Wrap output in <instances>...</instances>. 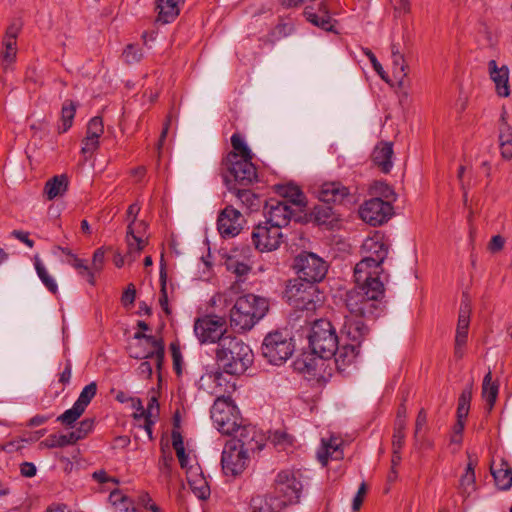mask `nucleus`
<instances>
[{
  "label": "nucleus",
  "instance_id": "f257e3e1",
  "mask_svg": "<svg viewBox=\"0 0 512 512\" xmlns=\"http://www.w3.org/2000/svg\"><path fill=\"white\" fill-rule=\"evenodd\" d=\"M347 292L345 304L348 313L344 316L341 334L348 340L361 343L369 334L367 321L377 317L381 311L384 284L380 280L361 281Z\"/></svg>",
  "mask_w": 512,
  "mask_h": 512
},
{
  "label": "nucleus",
  "instance_id": "f03ea898",
  "mask_svg": "<svg viewBox=\"0 0 512 512\" xmlns=\"http://www.w3.org/2000/svg\"><path fill=\"white\" fill-rule=\"evenodd\" d=\"M218 366L230 375H241L253 362V352L241 339L228 335L217 345Z\"/></svg>",
  "mask_w": 512,
  "mask_h": 512
},
{
  "label": "nucleus",
  "instance_id": "7ed1b4c3",
  "mask_svg": "<svg viewBox=\"0 0 512 512\" xmlns=\"http://www.w3.org/2000/svg\"><path fill=\"white\" fill-rule=\"evenodd\" d=\"M362 249L366 255L354 268L355 282L380 280L379 276L383 272L381 264L388 256L389 246L382 237L374 236L364 241Z\"/></svg>",
  "mask_w": 512,
  "mask_h": 512
},
{
  "label": "nucleus",
  "instance_id": "20e7f679",
  "mask_svg": "<svg viewBox=\"0 0 512 512\" xmlns=\"http://www.w3.org/2000/svg\"><path fill=\"white\" fill-rule=\"evenodd\" d=\"M269 310L267 298L254 294L239 297L230 311L231 326L239 331L250 330Z\"/></svg>",
  "mask_w": 512,
  "mask_h": 512
},
{
  "label": "nucleus",
  "instance_id": "39448f33",
  "mask_svg": "<svg viewBox=\"0 0 512 512\" xmlns=\"http://www.w3.org/2000/svg\"><path fill=\"white\" fill-rule=\"evenodd\" d=\"M308 340L312 353L321 359H331L339 344L334 327L326 319L314 321Z\"/></svg>",
  "mask_w": 512,
  "mask_h": 512
},
{
  "label": "nucleus",
  "instance_id": "423d86ee",
  "mask_svg": "<svg viewBox=\"0 0 512 512\" xmlns=\"http://www.w3.org/2000/svg\"><path fill=\"white\" fill-rule=\"evenodd\" d=\"M210 413L215 427L223 435L232 436L238 425L243 422L237 406L229 398L218 396Z\"/></svg>",
  "mask_w": 512,
  "mask_h": 512
},
{
  "label": "nucleus",
  "instance_id": "0eeeda50",
  "mask_svg": "<svg viewBox=\"0 0 512 512\" xmlns=\"http://www.w3.org/2000/svg\"><path fill=\"white\" fill-rule=\"evenodd\" d=\"M294 352V343L290 335L282 331L270 332L261 346L262 356L273 365L285 363Z\"/></svg>",
  "mask_w": 512,
  "mask_h": 512
},
{
  "label": "nucleus",
  "instance_id": "6e6552de",
  "mask_svg": "<svg viewBox=\"0 0 512 512\" xmlns=\"http://www.w3.org/2000/svg\"><path fill=\"white\" fill-rule=\"evenodd\" d=\"M285 299L297 310L314 311L319 299L317 288L314 283L302 281L299 279L289 280L284 292Z\"/></svg>",
  "mask_w": 512,
  "mask_h": 512
},
{
  "label": "nucleus",
  "instance_id": "1a4fd4ad",
  "mask_svg": "<svg viewBox=\"0 0 512 512\" xmlns=\"http://www.w3.org/2000/svg\"><path fill=\"white\" fill-rule=\"evenodd\" d=\"M223 166L229 172V176H225V182L229 187L235 186L236 183L249 186L257 180V171L252 159H240L236 152L228 153Z\"/></svg>",
  "mask_w": 512,
  "mask_h": 512
},
{
  "label": "nucleus",
  "instance_id": "9d476101",
  "mask_svg": "<svg viewBox=\"0 0 512 512\" xmlns=\"http://www.w3.org/2000/svg\"><path fill=\"white\" fill-rule=\"evenodd\" d=\"M293 268L299 280L306 282H319L327 273V264L318 255L311 252H302L294 258Z\"/></svg>",
  "mask_w": 512,
  "mask_h": 512
},
{
  "label": "nucleus",
  "instance_id": "9b49d317",
  "mask_svg": "<svg viewBox=\"0 0 512 512\" xmlns=\"http://www.w3.org/2000/svg\"><path fill=\"white\" fill-rule=\"evenodd\" d=\"M194 332L201 343H218L226 338V320L217 315H207L195 321Z\"/></svg>",
  "mask_w": 512,
  "mask_h": 512
},
{
  "label": "nucleus",
  "instance_id": "f8f14e48",
  "mask_svg": "<svg viewBox=\"0 0 512 512\" xmlns=\"http://www.w3.org/2000/svg\"><path fill=\"white\" fill-rule=\"evenodd\" d=\"M249 454L238 447L237 441H227L221 458L223 472L231 476L241 474L246 468Z\"/></svg>",
  "mask_w": 512,
  "mask_h": 512
},
{
  "label": "nucleus",
  "instance_id": "ddd939ff",
  "mask_svg": "<svg viewBox=\"0 0 512 512\" xmlns=\"http://www.w3.org/2000/svg\"><path fill=\"white\" fill-rule=\"evenodd\" d=\"M251 237L255 248L264 252L276 250L282 243L283 234L280 228L265 221L254 228Z\"/></svg>",
  "mask_w": 512,
  "mask_h": 512
},
{
  "label": "nucleus",
  "instance_id": "4468645a",
  "mask_svg": "<svg viewBox=\"0 0 512 512\" xmlns=\"http://www.w3.org/2000/svg\"><path fill=\"white\" fill-rule=\"evenodd\" d=\"M360 217L372 226H379L386 222L392 215V206L380 197L365 201L360 207Z\"/></svg>",
  "mask_w": 512,
  "mask_h": 512
},
{
  "label": "nucleus",
  "instance_id": "2eb2a0df",
  "mask_svg": "<svg viewBox=\"0 0 512 512\" xmlns=\"http://www.w3.org/2000/svg\"><path fill=\"white\" fill-rule=\"evenodd\" d=\"M302 490L301 482L291 471H281L275 479V492L278 497H283V504L297 501Z\"/></svg>",
  "mask_w": 512,
  "mask_h": 512
},
{
  "label": "nucleus",
  "instance_id": "dca6fc26",
  "mask_svg": "<svg viewBox=\"0 0 512 512\" xmlns=\"http://www.w3.org/2000/svg\"><path fill=\"white\" fill-rule=\"evenodd\" d=\"M292 215L291 206L286 201L270 199L264 207L266 222L280 229L289 224Z\"/></svg>",
  "mask_w": 512,
  "mask_h": 512
},
{
  "label": "nucleus",
  "instance_id": "f3484780",
  "mask_svg": "<svg viewBox=\"0 0 512 512\" xmlns=\"http://www.w3.org/2000/svg\"><path fill=\"white\" fill-rule=\"evenodd\" d=\"M232 435L234 438L229 441H237L238 447L248 453L260 451L263 447L262 436L251 425H243L241 422Z\"/></svg>",
  "mask_w": 512,
  "mask_h": 512
},
{
  "label": "nucleus",
  "instance_id": "a211bd4d",
  "mask_svg": "<svg viewBox=\"0 0 512 512\" xmlns=\"http://www.w3.org/2000/svg\"><path fill=\"white\" fill-rule=\"evenodd\" d=\"M241 214L232 206L226 207L218 216L217 228L224 238L234 237L241 230Z\"/></svg>",
  "mask_w": 512,
  "mask_h": 512
},
{
  "label": "nucleus",
  "instance_id": "6ab92c4d",
  "mask_svg": "<svg viewBox=\"0 0 512 512\" xmlns=\"http://www.w3.org/2000/svg\"><path fill=\"white\" fill-rule=\"evenodd\" d=\"M318 199L326 204H342L349 198L348 188L340 182H326L315 188Z\"/></svg>",
  "mask_w": 512,
  "mask_h": 512
},
{
  "label": "nucleus",
  "instance_id": "aec40b11",
  "mask_svg": "<svg viewBox=\"0 0 512 512\" xmlns=\"http://www.w3.org/2000/svg\"><path fill=\"white\" fill-rule=\"evenodd\" d=\"M304 15L306 20L314 26H317L324 31H334L335 21L330 16L326 2H320L317 6V9H314L312 6H307L304 10Z\"/></svg>",
  "mask_w": 512,
  "mask_h": 512
},
{
  "label": "nucleus",
  "instance_id": "412c9836",
  "mask_svg": "<svg viewBox=\"0 0 512 512\" xmlns=\"http://www.w3.org/2000/svg\"><path fill=\"white\" fill-rule=\"evenodd\" d=\"M488 70L491 80L495 83L496 92L501 97H507L509 90V69L506 65L498 67L495 60L488 62Z\"/></svg>",
  "mask_w": 512,
  "mask_h": 512
},
{
  "label": "nucleus",
  "instance_id": "4be33fe9",
  "mask_svg": "<svg viewBox=\"0 0 512 512\" xmlns=\"http://www.w3.org/2000/svg\"><path fill=\"white\" fill-rule=\"evenodd\" d=\"M342 441L334 436L329 440L322 439V447L317 453L319 462L325 466L329 459L340 460L343 458V451L341 450Z\"/></svg>",
  "mask_w": 512,
  "mask_h": 512
},
{
  "label": "nucleus",
  "instance_id": "5701e85b",
  "mask_svg": "<svg viewBox=\"0 0 512 512\" xmlns=\"http://www.w3.org/2000/svg\"><path fill=\"white\" fill-rule=\"evenodd\" d=\"M393 147L391 142H380L373 150L372 160L382 172L389 173L392 168Z\"/></svg>",
  "mask_w": 512,
  "mask_h": 512
},
{
  "label": "nucleus",
  "instance_id": "b1692460",
  "mask_svg": "<svg viewBox=\"0 0 512 512\" xmlns=\"http://www.w3.org/2000/svg\"><path fill=\"white\" fill-rule=\"evenodd\" d=\"M226 382L222 372L217 370H211L204 373L199 379L200 389L208 392L212 395H219L222 392V387Z\"/></svg>",
  "mask_w": 512,
  "mask_h": 512
},
{
  "label": "nucleus",
  "instance_id": "393cba45",
  "mask_svg": "<svg viewBox=\"0 0 512 512\" xmlns=\"http://www.w3.org/2000/svg\"><path fill=\"white\" fill-rule=\"evenodd\" d=\"M499 146L504 159L512 158V127L507 122V112L502 111L499 125Z\"/></svg>",
  "mask_w": 512,
  "mask_h": 512
},
{
  "label": "nucleus",
  "instance_id": "a878e982",
  "mask_svg": "<svg viewBox=\"0 0 512 512\" xmlns=\"http://www.w3.org/2000/svg\"><path fill=\"white\" fill-rule=\"evenodd\" d=\"M146 342L151 346L152 350L146 354L131 352V354H130L131 357L136 358V359H142V358L154 359L156 362L157 368L161 369V366H162L163 360H164V353H165L163 341L161 339H157L154 336L149 335L147 337Z\"/></svg>",
  "mask_w": 512,
  "mask_h": 512
},
{
  "label": "nucleus",
  "instance_id": "bb28decb",
  "mask_svg": "<svg viewBox=\"0 0 512 512\" xmlns=\"http://www.w3.org/2000/svg\"><path fill=\"white\" fill-rule=\"evenodd\" d=\"M491 474L494 478L496 486L500 490H508L512 486V468L507 462L501 460L499 467L495 464L491 465Z\"/></svg>",
  "mask_w": 512,
  "mask_h": 512
},
{
  "label": "nucleus",
  "instance_id": "cd10ccee",
  "mask_svg": "<svg viewBox=\"0 0 512 512\" xmlns=\"http://www.w3.org/2000/svg\"><path fill=\"white\" fill-rule=\"evenodd\" d=\"M277 192L280 196L286 199V202H290L291 204L297 207H305L306 206V197L300 188L293 184L281 185L277 187Z\"/></svg>",
  "mask_w": 512,
  "mask_h": 512
},
{
  "label": "nucleus",
  "instance_id": "c85d7f7f",
  "mask_svg": "<svg viewBox=\"0 0 512 512\" xmlns=\"http://www.w3.org/2000/svg\"><path fill=\"white\" fill-rule=\"evenodd\" d=\"M157 21L163 24L172 22L179 14V8L175 0H157Z\"/></svg>",
  "mask_w": 512,
  "mask_h": 512
},
{
  "label": "nucleus",
  "instance_id": "c756f323",
  "mask_svg": "<svg viewBox=\"0 0 512 512\" xmlns=\"http://www.w3.org/2000/svg\"><path fill=\"white\" fill-rule=\"evenodd\" d=\"M68 187V178L66 175H56L49 179L44 187V193L48 200H52L64 194Z\"/></svg>",
  "mask_w": 512,
  "mask_h": 512
},
{
  "label": "nucleus",
  "instance_id": "7c9ffc66",
  "mask_svg": "<svg viewBox=\"0 0 512 512\" xmlns=\"http://www.w3.org/2000/svg\"><path fill=\"white\" fill-rule=\"evenodd\" d=\"M351 343L344 345L342 348H339L337 346V350L335 354L333 355L335 359V363L337 364L338 368H341L343 366H346L350 364L355 357L358 354L357 348L361 343H356L352 340H350Z\"/></svg>",
  "mask_w": 512,
  "mask_h": 512
},
{
  "label": "nucleus",
  "instance_id": "2f4dec72",
  "mask_svg": "<svg viewBox=\"0 0 512 512\" xmlns=\"http://www.w3.org/2000/svg\"><path fill=\"white\" fill-rule=\"evenodd\" d=\"M499 386L497 383L492 381V374L489 371L483 379L482 384V396L486 401L487 410L490 412L496 402L498 396Z\"/></svg>",
  "mask_w": 512,
  "mask_h": 512
},
{
  "label": "nucleus",
  "instance_id": "473e14b6",
  "mask_svg": "<svg viewBox=\"0 0 512 512\" xmlns=\"http://www.w3.org/2000/svg\"><path fill=\"white\" fill-rule=\"evenodd\" d=\"M472 312L471 298L467 291L462 293V300L459 308L457 328L460 330H468L470 324V315Z\"/></svg>",
  "mask_w": 512,
  "mask_h": 512
},
{
  "label": "nucleus",
  "instance_id": "72a5a7b5",
  "mask_svg": "<svg viewBox=\"0 0 512 512\" xmlns=\"http://www.w3.org/2000/svg\"><path fill=\"white\" fill-rule=\"evenodd\" d=\"M229 190L235 191L237 199L248 209L256 210L260 206V199L251 190L238 189L235 186H230Z\"/></svg>",
  "mask_w": 512,
  "mask_h": 512
},
{
  "label": "nucleus",
  "instance_id": "f704fd0d",
  "mask_svg": "<svg viewBox=\"0 0 512 512\" xmlns=\"http://www.w3.org/2000/svg\"><path fill=\"white\" fill-rule=\"evenodd\" d=\"M75 443L76 442L71 433L62 435L51 434L45 440L41 441L39 446L41 448L51 449L57 447H65L67 445H73Z\"/></svg>",
  "mask_w": 512,
  "mask_h": 512
},
{
  "label": "nucleus",
  "instance_id": "c9c22d12",
  "mask_svg": "<svg viewBox=\"0 0 512 512\" xmlns=\"http://www.w3.org/2000/svg\"><path fill=\"white\" fill-rule=\"evenodd\" d=\"M126 242L128 246V256L138 255L147 245V242L141 236L135 234L131 225L127 227Z\"/></svg>",
  "mask_w": 512,
  "mask_h": 512
},
{
  "label": "nucleus",
  "instance_id": "e433bc0d",
  "mask_svg": "<svg viewBox=\"0 0 512 512\" xmlns=\"http://www.w3.org/2000/svg\"><path fill=\"white\" fill-rule=\"evenodd\" d=\"M475 463L470 459L465 474L460 479V492L464 495H469L475 490Z\"/></svg>",
  "mask_w": 512,
  "mask_h": 512
},
{
  "label": "nucleus",
  "instance_id": "4c0bfd02",
  "mask_svg": "<svg viewBox=\"0 0 512 512\" xmlns=\"http://www.w3.org/2000/svg\"><path fill=\"white\" fill-rule=\"evenodd\" d=\"M312 214L315 221L320 225L331 224L335 220V213L332 207L326 203L315 206Z\"/></svg>",
  "mask_w": 512,
  "mask_h": 512
},
{
  "label": "nucleus",
  "instance_id": "58836bf2",
  "mask_svg": "<svg viewBox=\"0 0 512 512\" xmlns=\"http://www.w3.org/2000/svg\"><path fill=\"white\" fill-rule=\"evenodd\" d=\"M35 269L45 287L53 294L58 292V286L54 278L49 275L47 269L38 257L35 258Z\"/></svg>",
  "mask_w": 512,
  "mask_h": 512
},
{
  "label": "nucleus",
  "instance_id": "ea45409f",
  "mask_svg": "<svg viewBox=\"0 0 512 512\" xmlns=\"http://www.w3.org/2000/svg\"><path fill=\"white\" fill-rule=\"evenodd\" d=\"M77 105L72 100H66L61 109L62 132H66L73 123Z\"/></svg>",
  "mask_w": 512,
  "mask_h": 512
},
{
  "label": "nucleus",
  "instance_id": "a19ab883",
  "mask_svg": "<svg viewBox=\"0 0 512 512\" xmlns=\"http://www.w3.org/2000/svg\"><path fill=\"white\" fill-rule=\"evenodd\" d=\"M172 445L182 468H187L188 455L185 452L183 437L180 432L172 431Z\"/></svg>",
  "mask_w": 512,
  "mask_h": 512
},
{
  "label": "nucleus",
  "instance_id": "79ce46f5",
  "mask_svg": "<svg viewBox=\"0 0 512 512\" xmlns=\"http://www.w3.org/2000/svg\"><path fill=\"white\" fill-rule=\"evenodd\" d=\"M16 41L3 40L4 51L2 52V67L4 71L15 62L17 55Z\"/></svg>",
  "mask_w": 512,
  "mask_h": 512
},
{
  "label": "nucleus",
  "instance_id": "37998d69",
  "mask_svg": "<svg viewBox=\"0 0 512 512\" xmlns=\"http://www.w3.org/2000/svg\"><path fill=\"white\" fill-rule=\"evenodd\" d=\"M68 262L72 267H74L79 272L81 276L86 278L89 284L95 285L94 274L82 259H79L75 255H71V259Z\"/></svg>",
  "mask_w": 512,
  "mask_h": 512
},
{
  "label": "nucleus",
  "instance_id": "c03bdc74",
  "mask_svg": "<svg viewBox=\"0 0 512 512\" xmlns=\"http://www.w3.org/2000/svg\"><path fill=\"white\" fill-rule=\"evenodd\" d=\"M189 485L193 493L201 500H205L210 495V488L203 477L196 479L188 478Z\"/></svg>",
  "mask_w": 512,
  "mask_h": 512
},
{
  "label": "nucleus",
  "instance_id": "a18cd8bd",
  "mask_svg": "<svg viewBox=\"0 0 512 512\" xmlns=\"http://www.w3.org/2000/svg\"><path fill=\"white\" fill-rule=\"evenodd\" d=\"M84 411V409L74 403L72 408L58 416L57 421L61 422L63 425L72 426L81 417Z\"/></svg>",
  "mask_w": 512,
  "mask_h": 512
},
{
  "label": "nucleus",
  "instance_id": "49530a36",
  "mask_svg": "<svg viewBox=\"0 0 512 512\" xmlns=\"http://www.w3.org/2000/svg\"><path fill=\"white\" fill-rule=\"evenodd\" d=\"M96 392L97 384L95 382H91L83 388L75 403L85 410L91 400L95 397Z\"/></svg>",
  "mask_w": 512,
  "mask_h": 512
},
{
  "label": "nucleus",
  "instance_id": "de8ad7c7",
  "mask_svg": "<svg viewBox=\"0 0 512 512\" xmlns=\"http://www.w3.org/2000/svg\"><path fill=\"white\" fill-rule=\"evenodd\" d=\"M231 145L234 149L233 152H236L240 155V159H252L253 153L248 148L244 140L238 134H233L231 137Z\"/></svg>",
  "mask_w": 512,
  "mask_h": 512
},
{
  "label": "nucleus",
  "instance_id": "09e8293b",
  "mask_svg": "<svg viewBox=\"0 0 512 512\" xmlns=\"http://www.w3.org/2000/svg\"><path fill=\"white\" fill-rule=\"evenodd\" d=\"M227 269L241 279L250 273L251 266L245 262L236 260L234 257H229L227 260Z\"/></svg>",
  "mask_w": 512,
  "mask_h": 512
},
{
  "label": "nucleus",
  "instance_id": "8fccbe9b",
  "mask_svg": "<svg viewBox=\"0 0 512 512\" xmlns=\"http://www.w3.org/2000/svg\"><path fill=\"white\" fill-rule=\"evenodd\" d=\"M146 411V424L144 425L145 430L148 432L149 435L152 433V425L154 424V421L152 420V417H155L158 415L159 412V403L156 396H152L148 402V407L145 409Z\"/></svg>",
  "mask_w": 512,
  "mask_h": 512
},
{
  "label": "nucleus",
  "instance_id": "3c124183",
  "mask_svg": "<svg viewBox=\"0 0 512 512\" xmlns=\"http://www.w3.org/2000/svg\"><path fill=\"white\" fill-rule=\"evenodd\" d=\"M166 282H167V272L164 264L161 265L160 269V284H161V290H160V298H159V304L164 310V312L169 315L171 313L169 306H168V296H167V290H166Z\"/></svg>",
  "mask_w": 512,
  "mask_h": 512
},
{
  "label": "nucleus",
  "instance_id": "603ef678",
  "mask_svg": "<svg viewBox=\"0 0 512 512\" xmlns=\"http://www.w3.org/2000/svg\"><path fill=\"white\" fill-rule=\"evenodd\" d=\"M94 428V419L86 418L82 420L78 427L71 431V435L74 437L75 442L84 439Z\"/></svg>",
  "mask_w": 512,
  "mask_h": 512
},
{
  "label": "nucleus",
  "instance_id": "864d4df0",
  "mask_svg": "<svg viewBox=\"0 0 512 512\" xmlns=\"http://www.w3.org/2000/svg\"><path fill=\"white\" fill-rule=\"evenodd\" d=\"M405 426L406 423L403 419H398L395 422L392 446L393 449L401 450L405 440Z\"/></svg>",
  "mask_w": 512,
  "mask_h": 512
},
{
  "label": "nucleus",
  "instance_id": "5fc2aeb1",
  "mask_svg": "<svg viewBox=\"0 0 512 512\" xmlns=\"http://www.w3.org/2000/svg\"><path fill=\"white\" fill-rule=\"evenodd\" d=\"M392 63L394 76L401 82L407 75V65L405 63L404 56L402 54L394 53V57H392Z\"/></svg>",
  "mask_w": 512,
  "mask_h": 512
},
{
  "label": "nucleus",
  "instance_id": "6e6d98bb",
  "mask_svg": "<svg viewBox=\"0 0 512 512\" xmlns=\"http://www.w3.org/2000/svg\"><path fill=\"white\" fill-rule=\"evenodd\" d=\"M142 57V49L133 44L127 45L123 51V58L127 64L137 63L142 59Z\"/></svg>",
  "mask_w": 512,
  "mask_h": 512
},
{
  "label": "nucleus",
  "instance_id": "4d7b16f0",
  "mask_svg": "<svg viewBox=\"0 0 512 512\" xmlns=\"http://www.w3.org/2000/svg\"><path fill=\"white\" fill-rule=\"evenodd\" d=\"M103 132L104 126L102 118L98 116L93 117L87 125L86 136L99 139Z\"/></svg>",
  "mask_w": 512,
  "mask_h": 512
},
{
  "label": "nucleus",
  "instance_id": "13d9d810",
  "mask_svg": "<svg viewBox=\"0 0 512 512\" xmlns=\"http://www.w3.org/2000/svg\"><path fill=\"white\" fill-rule=\"evenodd\" d=\"M292 437L285 431L276 430L270 436V441L281 449H285L292 444Z\"/></svg>",
  "mask_w": 512,
  "mask_h": 512
},
{
  "label": "nucleus",
  "instance_id": "bf43d9fd",
  "mask_svg": "<svg viewBox=\"0 0 512 512\" xmlns=\"http://www.w3.org/2000/svg\"><path fill=\"white\" fill-rule=\"evenodd\" d=\"M252 512H275L267 499L255 497L251 501Z\"/></svg>",
  "mask_w": 512,
  "mask_h": 512
},
{
  "label": "nucleus",
  "instance_id": "052dcab7",
  "mask_svg": "<svg viewBox=\"0 0 512 512\" xmlns=\"http://www.w3.org/2000/svg\"><path fill=\"white\" fill-rule=\"evenodd\" d=\"M374 190L376 194H379L380 196L385 198V201L389 202L390 204L392 201L395 200L394 191L385 183H376L374 186Z\"/></svg>",
  "mask_w": 512,
  "mask_h": 512
},
{
  "label": "nucleus",
  "instance_id": "680f3d73",
  "mask_svg": "<svg viewBox=\"0 0 512 512\" xmlns=\"http://www.w3.org/2000/svg\"><path fill=\"white\" fill-rule=\"evenodd\" d=\"M367 493V485L366 483H361L358 491L353 499L352 508L354 511H358L363 503L364 497Z\"/></svg>",
  "mask_w": 512,
  "mask_h": 512
},
{
  "label": "nucleus",
  "instance_id": "e2e57ef3",
  "mask_svg": "<svg viewBox=\"0 0 512 512\" xmlns=\"http://www.w3.org/2000/svg\"><path fill=\"white\" fill-rule=\"evenodd\" d=\"M363 52L364 54L369 58L374 70L381 76L382 79L386 80L385 78V72L383 70V67L382 65L378 62L376 56L374 55V53L368 49V48H363Z\"/></svg>",
  "mask_w": 512,
  "mask_h": 512
},
{
  "label": "nucleus",
  "instance_id": "0e129e2a",
  "mask_svg": "<svg viewBox=\"0 0 512 512\" xmlns=\"http://www.w3.org/2000/svg\"><path fill=\"white\" fill-rule=\"evenodd\" d=\"M104 264V251L99 248L93 254L92 267L90 268L93 272H100Z\"/></svg>",
  "mask_w": 512,
  "mask_h": 512
},
{
  "label": "nucleus",
  "instance_id": "69168bd1",
  "mask_svg": "<svg viewBox=\"0 0 512 512\" xmlns=\"http://www.w3.org/2000/svg\"><path fill=\"white\" fill-rule=\"evenodd\" d=\"M426 424H427V414L424 409H421L418 412L416 422H415L414 438H418L419 434L422 433V430L426 427Z\"/></svg>",
  "mask_w": 512,
  "mask_h": 512
},
{
  "label": "nucleus",
  "instance_id": "338daca9",
  "mask_svg": "<svg viewBox=\"0 0 512 512\" xmlns=\"http://www.w3.org/2000/svg\"><path fill=\"white\" fill-rule=\"evenodd\" d=\"M173 462V456L171 454H165L161 456L159 460V469L160 471L165 474L169 475L171 472V464Z\"/></svg>",
  "mask_w": 512,
  "mask_h": 512
},
{
  "label": "nucleus",
  "instance_id": "774afa93",
  "mask_svg": "<svg viewBox=\"0 0 512 512\" xmlns=\"http://www.w3.org/2000/svg\"><path fill=\"white\" fill-rule=\"evenodd\" d=\"M136 289L133 284H129L124 291L121 301L124 306L132 305L135 301Z\"/></svg>",
  "mask_w": 512,
  "mask_h": 512
}]
</instances>
